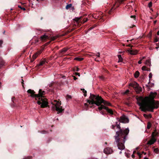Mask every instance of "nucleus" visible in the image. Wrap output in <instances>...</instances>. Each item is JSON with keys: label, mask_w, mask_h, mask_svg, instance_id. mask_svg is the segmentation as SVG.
I'll use <instances>...</instances> for the list:
<instances>
[{"label": "nucleus", "mask_w": 159, "mask_h": 159, "mask_svg": "<svg viewBox=\"0 0 159 159\" xmlns=\"http://www.w3.org/2000/svg\"><path fill=\"white\" fill-rule=\"evenodd\" d=\"M156 95V92L151 93L149 97H146L144 98L140 97L137 99L138 100L141 101L140 102H138V104L142 111H148L152 112L154 109L158 107V102H155L153 100Z\"/></svg>", "instance_id": "nucleus-1"}, {"label": "nucleus", "mask_w": 159, "mask_h": 159, "mask_svg": "<svg viewBox=\"0 0 159 159\" xmlns=\"http://www.w3.org/2000/svg\"><path fill=\"white\" fill-rule=\"evenodd\" d=\"M129 132V130L128 128L124 130L120 129V131L116 132L115 139L119 149L123 150L125 149V146L124 143L126 140L127 135Z\"/></svg>", "instance_id": "nucleus-2"}, {"label": "nucleus", "mask_w": 159, "mask_h": 159, "mask_svg": "<svg viewBox=\"0 0 159 159\" xmlns=\"http://www.w3.org/2000/svg\"><path fill=\"white\" fill-rule=\"evenodd\" d=\"M29 93L31 94L30 95L32 97L35 98L36 100H38L37 103L39 105H41V107H45L47 106L48 102L47 99L43 96L45 94V92L42 91V89H39V93L38 94H35V92L33 90L29 89L27 91Z\"/></svg>", "instance_id": "nucleus-3"}, {"label": "nucleus", "mask_w": 159, "mask_h": 159, "mask_svg": "<svg viewBox=\"0 0 159 159\" xmlns=\"http://www.w3.org/2000/svg\"><path fill=\"white\" fill-rule=\"evenodd\" d=\"M90 98L91 100H86L87 102L89 103V104H95L97 106H99V107L101 106V105H103L105 106L106 105H111L110 103L104 100L101 97L99 96H96L94 94L90 93Z\"/></svg>", "instance_id": "nucleus-4"}, {"label": "nucleus", "mask_w": 159, "mask_h": 159, "mask_svg": "<svg viewBox=\"0 0 159 159\" xmlns=\"http://www.w3.org/2000/svg\"><path fill=\"white\" fill-rule=\"evenodd\" d=\"M52 104V108L53 110H56L58 113L61 112L63 111L62 107L61 106V103L59 102H57L56 100H54L51 102Z\"/></svg>", "instance_id": "nucleus-5"}, {"label": "nucleus", "mask_w": 159, "mask_h": 159, "mask_svg": "<svg viewBox=\"0 0 159 159\" xmlns=\"http://www.w3.org/2000/svg\"><path fill=\"white\" fill-rule=\"evenodd\" d=\"M129 86H131L134 88L136 92L137 93H139L142 91V88L139 86V85L135 82H134L129 84Z\"/></svg>", "instance_id": "nucleus-6"}, {"label": "nucleus", "mask_w": 159, "mask_h": 159, "mask_svg": "<svg viewBox=\"0 0 159 159\" xmlns=\"http://www.w3.org/2000/svg\"><path fill=\"white\" fill-rule=\"evenodd\" d=\"M157 135V133L155 131L152 133L151 139L148 141L147 144L148 145H151L153 144L156 141V137Z\"/></svg>", "instance_id": "nucleus-7"}, {"label": "nucleus", "mask_w": 159, "mask_h": 159, "mask_svg": "<svg viewBox=\"0 0 159 159\" xmlns=\"http://www.w3.org/2000/svg\"><path fill=\"white\" fill-rule=\"evenodd\" d=\"M98 109L100 111H101L102 109H105L110 114H113V111L111 109H109L107 107L103 105H101V106L98 107Z\"/></svg>", "instance_id": "nucleus-8"}, {"label": "nucleus", "mask_w": 159, "mask_h": 159, "mask_svg": "<svg viewBox=\"0 0 159 159\" xmlns=\"http://www.w3.org/2000/svg\"><path fill=\"white\" fill-rule=\"evenodd\" d=\"M119 121L120 122L123 123H127L129 122L128 119L125 116H122L119 119Z\"/></svg>", "instance_id": "nucleus-9"}, {"label": "nucleus", "mask_w": 159, "mask_h": 159, "mask_svg": "<svg viewBox=\"0 0 159 159\" xmlns=\"http://www.w3.org/2000/svg\"><path fill=\"white\" fill-rule=\"evenodd\" d=\"M104 152L106 154H110L112 152V150L110 148H107L104 149Z\"/></svg>", "instance_id": "nucleus-10"}, {"label": "nucleus", "mask_w": 159, "mask_h": 159, "mask_svg": "<svg viewBox=\"0 0 159 159\" xmlns=\"http://www.w3.org/2000/svg\"><path fill=\"white\" fill-rule=\"evenodd\" d=\"M127 52L130 54L133 55H135L137 53V50H132L131 49L128 50Z\"/></svg>", "instance_id": "nucleus-11"}, {"label": "nucleus", "mask_w": 159, "mask_h": 159, "mask_svg": "<svg viewBox=\"0 0 159 159\" xmlns=\"http://www.w3.org/2000/svg\"><path fill=\"white\" fill-rule=\"evenodd\" d=\"M42 52V50H40V51H39V52H37L35 54H34L32 57V58L33 59V60H31V61H33L34 60L38 57V56Z\"/></svg>", "instance_id": "nucleus-12"}, {"label": "nucleus", "mask_w": 159, "mask_h": 159, "mask_svg": "<svg viewBox=\"0 0 159 159\" xmlns=\"http://www.w3.org/2000/svg\"><path fill=\"white\" fill-rule=\"evenodd\" d=\"M48 35H46V34H44L42 36L40 37V39L41 40L43 41L46 40L47 39H48Z\"/></svg>", "instance_id": "nucleus-13"}, {"label": "nucleus", "mask_w": 159, "mask_h": 159, "mask_svg": "<svg viewBox=\"0 0 159 159\" xmlns=\"http://www.w3.org/2000/svg\"><path fill=\"white\" fill-rule=\"evenodd\" d=\"M131 20L134 22L136 21V16L135 15H132L130 16Z\"/></svg>", "instance_id": "nucleus-14"}, {"label": "nucleus", "mask_w": 159, "mask_h": 159, "mask_svg": "<svg viewBox=\"0 0 159 159\" xmlns=\"http://www.w3.org/2000/svg\"><path fill=\"white\" fill-rule=\"evenodd\" d=\"M145 64L148 66H150L151 62L150 60L149 59L146 60L145 62Z\"/></svg>", "instance_id": "nucleus-15"}, {"label": "nucleus", "mask_w": 159, "mask_h": 159, "mask_svg": "<svg viewBox=\"0 0 159 159\" xmlns=\"http://www.w3.org/2000/svg\"><path fill=\"white\" fill-rule=\"evenodd\" d=\"M139 72L137 71H136L134 74V76L135 78H137L139 75Z\"/></svg>", "instance_id": "nucleus-16"}, {"label": "nucleus", "mask_w": 159, "mask_h": 159, "mask_svg": "<svg viewBox=\"0 0 159 159\" xmlns=\"http://www.w3.org/2000/svg\"><path fill=\"white\" fill-rule=\"evenodd\" d=\"M46 62V61L45 60H43L41 61L39 63V66H42L43 64H44Z\"/></svg>", "instance_id": "nucleus-17"}, {"label": "nucleus", "mask_w": 159, "mask_h": 159, "mask_svg": "<svg viewBox=\"0 0 159 159\" xmlns=\"http://www.w3.org/2000/svg\"><path fill=\"white\" fill-rule=\"evenodd\" d=\"M125 10L129 9V10L131 11V10H132V8L131 6L127 5L125 7Z\"/></svg>", "instance_id": "nucleus-18"}, {"label": "nucleus", "mask_w": 159, "mask_h": 159, "mask_svg": "<svg viewBox=\"0 0 159 159\" xmlns=\"http://www.w3.org/2000/svg\"><path fill=\"white\" fill-rule=\"evenodd\" d=\"M118 57L119 58L118 62H121L122 61V58L120 55H118Z\"/></svg>", "instance_id": "nucleus-19"}, {"label": "nucleus", "mask_w": 159, "mask_h": 159, "mask_svg": "<svg viewBox=\"0 0 159 159\" xmlns=\"http://www.w3.org/2000/svg\"><path fill=\"white\" fill-rule=\"evenodd\" d=\"M68 48H64L60 51V52L61 53L65 52H66L68 50Z\"/></svg>", "instance_id": "nucleus-20"}, {"label": "nucleus", "mask_w": 159, "mask_h": 159, "mask_svg": "<svg viewBox=\"0 0 159 159\" xmlns=\"http://www.w3.org/2000/svg\"><path fill=\"white\" fill-rule=\"evenodd\" d=\"M81 17H76L74 19V20L76 22L78 23V21L80 19Z\"/></svg>", "instance_id": "nucleus-21"}, {"label": "nucleus", "mask_w": 159, "mask_h": 159, "mask_svg": "<svg viewBox=\"0 0 159 159\" xmlns=\"http://www.w3.org/2000/svg\"><path fill=\"white\" fill-rule=\"evenodd\" d=\"M129 92V90L128 89L126 90L124 92H123L122 93L123 95L127 94Z\"/></svg>", "instance_id": "nucleus-22"}, {"label": "nucleus", "mask_w": 159, "mask_h": 159, "mask_svg": "<svg viewBox=\"0 0 159 159\" xmlns=\"http://www.w3.org/2000/svg\"><path fill=\"white\" fill-rule=\"evenodd\" d=\"M154 151L155 152L157 153H159V149L158 148H156L154 149Z\"/></svg>", "instance_id": "nucleus-23"}, {"label": "nucleus", "mask_w": 159, "mask_h": 159, "mask_svg": "<svg viewBox=\"0 0 159 159\" xmlns=\"http://www.w3.org/2000/svg\"><path fill=\"white\" fill-rule=\"evenodd\" d=\"M75 60L78 61H81L83 59V58L76 57L75 58Z\"/></svg>", "instance_id": "nucleus-24"}, {"label": "nucleus", "mask_w": 159, "mask_h": 159, "mask_svg": "<svg viewBox=\"0 0 159 159\" xmlns=\"http://www.w3.org/2000/svg\"><path fill=\"white\" fill-rule=\"evenodd\" d=\"M82 90H83V93H84V96H86V93H87V91L86 90H85L84 89H81Z\"/></svg>", "instance_id": "nucleus-25"}, {"label": "nucleus", "mask_w": 159, "mask_h": 159, "mask_svg": "<svg viewBox=\"0 0 159 159\" xmlns=\"http://www.w3.org/2000/svg\"><path fill=\"white\" fill-rule=\"evenodd\" d=\"M58 36H56L53 37L51 39L52 40H54L55 39H56L57 38H58Z\"/></svg>", "instance_id": "nucleus-26"}, {"label": "nucleus", "mask_w": 159, "mask_h": 159, "mask_svg": "<svg viewBox=\"0 0 159 159\" xmlns=\"http://www.w3.org/2000/svg\"><path fill=\"white\" fill-rule=\"evenodd\" d=\"M151 123H148V125H147V127L148 129H149L151 127Z\"/></svg>", "instance_id": "nucleus-27"}, {"label": "nucleus", "mask_w": 159, "mask_h": 159, "mask_svg": "<svg viewBox=\"0 0 159 159\" xmlns=\"http://www.w3.org/2000/svg\"><path fill=\"white\" fill-rule=\"evenodd\" d=\"M142 69L143 70H147L146 69V67L145 66H143L142 67Z\"/></svg>", "instance_id": "nucleus-28"}, {"label": "nucleus", "mask_w": 159, "mask_h": 159, "mask_svg": "<svg viewBox=\"0 0 159 159\" xmlns=\"http://www.w3.org/2000/svg\"><path fill=\"white\" fill-rule=\"evenodd\" d=\"M148 7H151L152 6V2H150L148 4Z\"/></svg>", "instance_id": "nucleus-29"}, {"label": "nucleus", "mask_w": 159, "mask_h": 159, "mask_svg": "<svg viewBox=\"0 0 159 159\" xmlns=\"http://www.w3.org/2000/svg\"><path fill=\"white\" fill-rule=\"evenodd\" d=\"M71 98V96L69 95H67L66 97V99H70Z\"/></svg>", "instance_id": "nucleus-30"}, {"label": "nucleus", "mask_w": 159, "mask_h": 159, "mask_svg": "<svg viewBox=\"0 0 159 159\" xmlns=\"http://www.w3.org/2000/svg\"><path fill=\"white\" fill-rule=\"evenodd\" d=\"M18 7L20 8L21 9L23 10L24 11H25V8L24 7H22L21 6H20L19 5L18 6Z\"/></svg>", "instance_id": "nucleus-31"}, {"label": "nucleus", "mask_w": 159, "mask_h": 159, "mask_svg": "<svg viewBox=\"0 0 159 159\" xmlns=\"http://www.w3.org/2000/svg\"><path fill=\"white\" fill-rule=\"evenodd\" d=\"M137 153L138 156H139V158H141V154L139 152H138Z\"/></svg>", "instance_id": "nucleus-32"}, {"label": "nucleus", "mask_w": 159, "mask_h": 159, "mask_svg": "<svg viewBox=\"0 0 159 159\" xmlns=\"http://www.w3.org/2000/svg\"><path fill=\"white\" fill-rule=\"evenodd\" d=\"M152 77V74L151 73H150L149 75V78H151Z\"/></svg>", "instance_id": "nucleus-33"}, {"label": "nucleus", "mask_w": 159, "mask_h": 159, "mask_svg": "<svg viewBox=\"0 0 159 159\" xmlns=\"http://www.w3.org/2000/svg\"><path fill=\"white\" fill-rule=\"evenodd\" d=\"M75 70L76 71H78L79 70V69L78 67H76L75 68Z\"/></svg>", "instance_id": "nucleus-34"}, {"label": "nucleus", "mask_w": 159, "mask_h": 159, "mask_svg": "<svg viewBox=\"0 0 159 159\" xmlns=\"http://www.w3.org/2000/svg\"><path fill=\"white\" fill-rule=\"evenodd\" d=\"M87 20H88V19L87 18L84 19L83 23H84V22H86L87 21Z\"/></svg>", "instance_id": "nucleus-35"}, {"label": "nucleus", "mask_w": 159, "mask_h": 159, "mask_svg": "<svg viewBox=\"0 0 159 159\" xmlns=\"http://www.w3.org/2000/svg\"><path fill=\"white\" fill-rule=\"evenodd\" d=\"M70 7V5H68L66 6V9H68V8H69Z\"/></svg>", "instance_id": "nucleus-36"}, {"label": "nucleus", "mask_w": 159, "mask_h": 159, "mask_svg": "<svg viewBox=\"0 0 159 159\" xmlns=\"http://www.w3.org/2000/svg\"><path fill=\"white\" fill-rule=\"evenodd\" d=\"M100 79H101L102 80L103 79V76H100L99 77Z\"/></svg>", "instance_id": "nucleus-37"}, {"label": "nucleus", "mask_w": 159, "mask_h": 159, "mask_svg": "<svg viewBox=\"0 0 159 159\" xmlns=\"http://www.w3.org/2000/svg\"><path fill=\"white\" fill-rule=\"evenodd\" d=\"M75 74L76 75H78L79 76H80V74L79 73H75Z\"/></svg>", "instance_id": "nucleus-38"}, {"label": "nucleus", "mask_w": 159, "mask_h": 159, "mask_svg": "<svg viewBox=\"0 0 159 159\" xmlns=\"http://www.w3.org/2000/svg\"><path fill=\"white\" fill-rule=\"evenodd\" d=\"M2 43V41L1 40H0V47L1 46Z\"/></svg>", "instance_id": "nucleus-39"}, {"label": "nucleus", "mask_w": 159, "mask_h": 159, "mask_svg": "<svg viewBox=\"0 0 159 159\" xmlns=\"http://www.w3.org/2000/svg\"><path fill=\"white\" fill-rule=\"evenodd\" d=\"M73 77L74 80H76L77 79V78L75 76H73Z\"/></svg>", "instance_id": "nucleus-40"}, {"label": "nucleus", "mask_w": 159, "mask_h": 159, "mask_svg": "<svg viewBox=\"0 0 159 159\" xmlns=\"http://www.w3.org/2000/svg\"><path fill=\"white\" fill-rule=\"evenodd\" d=\"M116 126H117V128H119V129H120V125H116Z\"/></svg>", "instance_id": "nucleus-41"}, {"label": "nucleus", "mask_w": 159, "mask_h": 159, "mask_svg": "<svg viewBox=\"0 0 159 159\" xmlns=\"http://www.w3.org/2000/svg\"><path fill=\"white\" fill-rule=\"evenodd\" d=\"M158 41V39L157 38H156L155 39L154 42H157Z\"/></svg>", "instance_id": "nucleus-42"}, {"label": "nucleus", "mask_w": 159, "mask_h": 159, "mask_svg": "<svg viewBox=\"0 0 159 159\" xmlns=\"http://www.w3.org/2000/svg\"><path fill=\"white\" fill-rule=\"evenodd\" d=\"M100 56V54L99 53H98L96 55V56L98 57H99Z\"/></svg>", "instance_id": "nucleus-43"}, {"label": "nucleus", "mask_w": 159, "mask_h": 159, "mask_svg": "<svg viewBox=\"0 0 159 159\" xmlns=\"http://www.w3.org/2000/svg\"><path fill=\"white\" fill-rule=\"evenodd\" d=\"M141 60H139V61H138V63L139 64H141V63H142V62H141Z\"/></svg>", "instance_id": "nucleus-44"}, {"label": "nucleus", "mask_w": 159, "mask_h": 159, "mask_svg": "<svg viewBox=\"0 0 159 159\" xmlns=\"http://www.w3.org/2000/svg\"><path fill=\"white\" fill-rule=\"evenodd\" d=\"M115 127V125H112V128L114 129Z\"/></svg>", "instance_id": "nucleus-45"}, {"label": "nucleus", "mask_w": 159, "mask_h": 159, "mask_svg": "<svg viewBox=\"0 0 159 159\" xmlns=\"http://www.w3.org/2000/svg\"><path fill=\"white\" fill-rule=\"evenodd\" d=\"M132 158H134V154H133L132 155Z\"/></svg>", "instance_id": "nucleus-46"}, {"label": "nucleus", "mask_w": 159, "mask_h": 159, "mask_svg": "<svg viewBox=\"0 0 159 159\" xmlns=\"http://www.w3.org/2000/svg\"><path fill=\"white\" fill-rule=\"evenodd\" d=\"M127 46H128V47H131L133 46H131V45H130V44H129V45H127Z\"/></svg>", "instance_id": "nucleus-47"}, {"label": "nucleus", "mask_w": 159, "mask_h": 159, "mask_svg": "<svg viewBox=\"0 0 159 159\" xmlns=\"http://www.w3.org/2000/svg\"><path fill=\"white\" fill-rule=\"evenodd\" d=\"M52 84L51 83V84H50L49 85V87H51L52 86Z\"/></svg>", "instance_id": "nucleus-48"}, {"label": "nucleus", "mask_w": 159, "mask_h": 159, "mask_svg": "<svg viewBox=\"0 0 159 159\" xmlns=\"http://www.w3.org/2000/svg\"><path fill=\"white\" fill-rule=\"evenodd\" d=\"M144 58H145V57H143L141 59V60H142V59H144Z\"/></svg>", "instance_id": "nucleus-49"}, {"label": "nucleus", "mask_w": 159, "mask_h": 159, "mask_svg": "<svg viewBox=\"0 0 159 159\" xmlns=\"http://www.w3.org/2000/svg\"><path fill=\"white\" fill-rule=\"evenodd\" d=\"M157 34L158 35H159V31L157 32Z\"/></svg>", "instance_id": "nucleus-50"}, {"label": "nucleus", "mask_w": 159, "mask_h": 159, "mask_svg": "<svg viewBox=\"0 0 159 159\" xmlns=\"http://www.w3.org/2000/svg\"><path fill=\"white\" fill-rule=\"evenodd\" d=\"M46 132H45V131H43V132L42 133H43V134H45V133H46Z\"/></svg>", "instance_id": "nucleus-51"}, {"label": "nucleus", "mask_w": 159, "mask_h": 159, "mask_svg": "<svg viewBox=\"0 0 159 159\" xmlns=\"http://www.w3.org/2000/svg\"><path fill=\"white\" fill-rule=\"evenodd\" d=\"M142 153H144V154L145 155V154H146V153L144 152H142Z\"/></svg>", "instance_id": "nucleus-52"}, {"label": "nucleus", "mask_w": 159, "mask_h": 159, "mask_svg": "<svg viewBox=\"0 0 159 159\" xmlns=\"http://www.w3.org/2000/svg\"><path fill=\"white\" fill-rule=\"evenodd\" d=\"M156 22H157L156 20L154 21V24H155L156 23Z\"/></svg>", "instance_id": "nucleus-53"}, {"label": "nucleus", "mask_w": 159, "mask_h": 159, "mask_svg": "<svg viewBox=\"0 0 159 159\" xmlns=\"http://www.w3.org/2000/svg\"><path fill=\"white\" fill-rule=\"evenodd\" d=\"M144 159H148V158L147 157H145L144 158Z\"/></svg>", "instance_id": "nucleus-54"}, {"label": "nucleus", "mask_w": 159, "mask_h": 159, "mask_svg": "<svg viewBox=\"0 0 159 159\" xmlns=\"http://www.w3.org/2000/svg\"><path fill=\"white\" fill-rule=\"evenodd\" d=\"M1 82L0 81V87H1Z\"/></svg>", "instance_id": "nucleus-55"}, {"label": "nucleus", "mask_w": 159, "mask_h": 159, "mask_svg": "<svg viewBox=\"0 0 159 159\" xmlns=\"http://www.w3.org/2000/svg\"><path fill=\"white\" fill-rule=\"evenodd\" d=\"M84 105H85V106L87 105V106H88V105H87V103H85V104H84Z\"/></svg>", "instance_id": "nucleus-56"}, {"label": "nucleus", "mask_w": 159, "mask_h": 159, "mask_svg": "<svg viewBox=\"0 0 159 159\" xmlns=\"http://www.w3.org/2000/svg\"><path fill=\"white\" fill-rule=\"evenodd\" d=\"M22 80V84H23V81H24L23 80Z\"/></svg>", "instance_id": "nucleus-57"}, {"label": "nucleus", "mask_w": 159, "mask_h": 159, "mask_svg": "<svg viewBox=\"0 0 159 159\" xmlns=\"http://www.w3.org/2000/svg\"><path fill=\"white\" fill-rule=\"evenodd\" d=\"M93 29V28H92V27H91V28H90V29Z\"/></svg>", "instance_id": "nucleus-58"}, {"label": "nucleus", "mask_w": 159, "mask_h": 159, "mask_svg": "<svg viewBox=\"0 0 159 159\" xmlns=\"http://www.w3.org/2000/svg\"><path fill=\"white\" fill-rule=\"evenodd\" d=\"M157 49H158V47H156Z\"/></svg>", "instance_id": "nucleus-59"}, {"label": "nucleus", "mask_w": 159, "mask_h": 159, "mask_svg": "<svg viewBox=\"0 0 159 159\" xmlns=\"http://www.w3.org/2000/svg\"><path fill=\"white\" fill-rule=\"evenodd\" d=\"M121 153V152H120V153Z\"/></svg>", "instance_id": "nucleus-60"}, {"label": "nucleus", "mask_w": 159, "mask_h": 159, "mask_svg": "<svg viewBox=\"0 0 159 159\" xmlns=\"http://www.w3.org/2000/svg\"><path fill=\"white\" fill-rule=\"evenodd\" d=\"M96 61H98V60H96Z\"/></svg>", "instance_id": "nucleus-61"}, {"label": "nucleus", "mask_w": 159, "mask_h": 159, "mask_svg": "<svg viewBox=\"0 0 159 159\" xmlns=\"http://www.w3.org/2000/svg\"><path fill=\"white\" fill-rule=\"evenodd\" d=\"M144 116H145V114H144Z\"/></svg>", "instance_id": "nucleus-62"}]
</instances>
